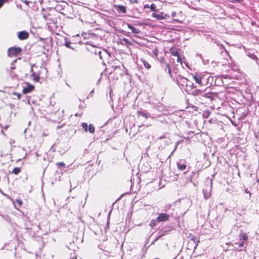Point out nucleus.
<instances>
[{
  "instance_id": "1",
  "label": "nucleus",
  "mask_w": 259,
  "mask_h": 259,
  "mask_svg": "<svg viewBox=\"0 0 259 259\" xmlns=\"http://www.w3.org/2000/svg\"><path fill=\"white\" fill-rule=\"evenodd\" d=\"M206 91V89L205 90L197 89L194 90L192 92V94L193 96L198 97L199 99L201 100H208L211 101L217 97L218 95L215 93Z\"/></svg>"
},
{
  "instance_id": "4",
  "label": "nucleus",
  "mask_w": 259,
  "mask_h": 259,
  "mask_svg": "<svg viewBox=\"0 0 259 259\" xmlns=\"http://www.w3.org/2000/svg\"><path fill=\"white\" fill-rule=\"evenodd\" d=\"M22 49L19 47H12L8 49V54L10 57L17 56L21 54Z\"/></svg>"
},
{
  "instance_id": "7",
  "label": "nucleus",
  "mask_w": 259,
  "mask_h": 259,
  "mask_svg": "<svg viewBox=\"0 0 259 259\" xmlns=\"http://www.w3.org/2000/svg\"><path fill=\"white\" fill-rule=\"evenodd\" d=\"M193 79L195 81L196 83H197L200 85H202L203 83L202 81V79L203 78V75L201 73H196L193 76Z\"/></svg>"
},
{
  "instance_id": "9",
  "label": "nucleus",
  "mask_w": 259,
  "mask_h": 259,
  "mask_svg": "<svg viewBox=\"0 0 259 259\" xmlns=\"http://www.w3.org/2000/svg\"><path fill=\"white\" fill-rule=\"evenodd\" d=\"M177 166L178 168L181 170H184L186 168V162L184 160H180L177 162Z\"/></svg>"
},
{
  "instance_id": "27",
  "label": "nucleus",
  "mask_w": 259,
  "mask_h": 259,
  "mask_svg": "<svg viewBox=\"0 0 259 259\" xmlns=\"http://www.w3.org/2000/svg\"><path fill=\"white\" fill-rule=\"evenodd\" d=\"M177 61L178 63H180L181 64H182V61L181 60V58L180 56H177Z\"/></svg>"
},
{
  "instance_id": "15",
  "label": "nucleus",
  "mask_w": 259,
  "mask_h": 259,
  "mask_svg": "<svg viewBox=\"0 0 259 259\" xmlns=\"http://www.w3.org/2000/svg\"><path fill=\"white\" fill-rule=\"evenodd\" d=\"M31 77L33 80L36 82H38L40 79V77L39 74H37L35 72H33L31 74Z\"/></svg>"
},
{
  "instance_id": "31",
  "label": "nucleus",
  "mask_w": 259,
  "mask_h": 259,
  "mask_svg": "<svg viewBox=\"0 0 259 259\" xmlns=\"http://www.w3.org/2000/svg\"><path fill=\"white\" fill-rule=\"evenodd\" d=\"M222 77L225 79H227L230 78V76L229 75H223L222 76Z\"/></svg>"
},
{
  "instance_id": "39",
  "label": "nucleus",
  "mask_w": 259,
  "mask_h": 259,
  "mask_svg": "<svg viewBox=\"0 0 259 259\" xmlns=\"http://www.w3.org/2000/svg\"><path fill=\"white\" fill-rule=\"evenodd\" d=\"M157 52H158L157 50H154L153 51V53H154L155 55H157Z\"/></svg>"
},
{
  "instance_id": "8",
  "label": "nucleus",
  "mask_w": 259,
  "mask_h": 259,
  "mask_svg": "<svg viewBox=\"0 0 259 259\" xmlns=\"http://www.w3.org/2000/svg\"><path fill=\"white\" fill-rule=\"evenodd\" d=\"M29 37V33L26 31H20L18 33V37L20 40L26 39Z\"/></svg>"
},
{
  "instance_id": "41",
  "label": "nucleus",
  "mask_w": 259,
  "mask_h": 259,
  "mask_svg": "<svg viewBox=\"0 0 259 259\" xmlns=\"http://www.w3.org/2000/svg\"><path fill=\"white\" fill-rule=\"evenodd\" d=\"M165 138V136L164 135H163V136H162L160 137L159 138V139H163V138Z\"/></svg>"
},
{
  "instance_id": "36",
  "label": "nucleus",
  "mask_w": 259,
  "mask_h": 259,
  "mask_svg": "<svg viewBox=\"0 0 259 259\" xmlns=\"http://www.w3.org/2000/svg\"><path fill=\"white\" fill-rule=\"evenodd\" d=\"M176 14H176V12H172V13H171V16H172V17H175V16H176Z\"/></svg>"
},
{
  "instance_id": "18",
  "label": "nucleus",
  "mask_w": 259,
  "mask_h": 259,
  "mask_svg": "<svg viewBox=\"0 0 259 259\" xmlns=\"http://www.w3.org/2000/svg\"><path fill=\"white\" fill-rule=\"evenodd\" d=\"M95 128L94 125L92 124H90L89 125L88 131H89L90 133L93 134L95 132Z\"/></svg>"
},
{
  "instance_id": "29",
  "label": "nucleus",
  "mask_w": 259,
  "mask_h": 259,
  "mask_svg": "<svg viewBox=\"0 0 259 259\" xmlns=\"http://www.w3.org/2000/svg\"><path fill=\"white\" fill-rule=\"evenodd\" d=\"M7 1L8 0H0V8L2 7V6L5 2Z\"/></svg>"
},
{
  "instance_id": "14",
  "label": "nucleus",
  "mask_w": 259,
  "mask_h": 259,
  "mask_svg": "<svg viewBox=\"0 0 259 259\" xmlns=\"http://www.w3.org/2000/svg\"><path fill=\"white\" fill-rule=\"evenodd\" d=\"M141 61L142 62L143 65L144 67L147 69H149L151 68V65L149 64V63L145 60L144 58H141L140 59Z\"/></svg>"
},
{
  "instance_id": "45",
  "label": "nucleus",
  "mask_w": 259,
  "mask_h": 259,
  "mask_svg": "<svg viewBox=\"0 0 259 259\" xmlns=\"http://www.w3.org/2000/svg\"><path fill=\"white\" fill-rule=\"evenodd\" d=\"M44 18L46 19V21H48V20H47V18L46 16H44Z\"/></svg>"
},
{
  "instance_id": "21",
  "label": "nucleus",
  "mask_w": 259,
  "mask_h": 259,
  "mask_svg": "<svg viewBox=\"0 0 259 259\" xmlns=\"http://www.w3.org/2000/svg\"><path fill=\"white\" fill-rule=\"evenodd\" d=\"M245 243L244 241H242L241 242L238 243V249L240 250H242L244 248Z\"/></svg>"
},
{
  "instance_id": "19",
  "label": "nucleus",
  "mask_w": 259,
  "mask_h": 259,
  "mask_svg": "<svg viewBox=\"0 0 259 259\" xmlns=\"http://www.w3.org/2000/svg\"><path fill=\"white\" fill-rule=\"evenodd\" d=\"M16 62V60H15L14 61H13L11 64V66H10V69H8V71H11L13 69H15V63Z\"/></svg>"
},
{
  "instance_id": "22",
  "label": "nucleus",
  "mask_w": 259,
  "mask_h": 259,
  "mask_svg": "<svg viewBox=\"0 0 259 259\" xmlns=\"http://www.w3.org/2000/svg\"><path fill=\"white\" fill-rule=\"evenodd\" d=\"M82 127L84 129V131L88 132V129L89 126L88 125V124L85 122H83L82 123Z\"/></svg>"
},
{
  "instance_id": "32",
  "label": "nucleus",
  "mask_w": 259,
  "mask_h": 259,
  "mask_svg": "<svg viewBox=\"0 0 259 259\" xmlns=\"http://www.w3.org/2000/svg\"><path fill=\"white\" fill-rule=\"evenodd\" d=\"M155 221H154V220H153V221H151L150 224V225L151 226H155Z\"/></svg>"
},
{
  "instance_id": "20",
  "label": "nucleus",
  "mask_w": 259,
  "mask_h": 259,
  "mask_svg": "<svg viewBox=\"0 0 259 259\" xmlns=\"http://www.w3.org/2000/svg\"><path fill=\"white\" fill-rule=\"evenodd\" d=\"M21 171V169L19 167H15L13 171H12V172L14 173V174L15 175H17Z\"/></svg>"
},
{
  "instance_id": "13",
  "label": "nucleus",
  "mask_w": 259,
  "mask_h": 259,
  "mask_svg": "<svg viewBox=\"0 0 259 259\" xmlns=\"http://www.w3.org/2000/svg\"><path fill=\"white\" fill-rule=\"evenodd\" d=\"M138 113L139 115H140L146 118H148L150 117V114L145 110L139 111H138Z\"/></svg>"
},
{
  "instance_id": "33",
  "label": "nucleus",
  "mask_w": 259,
  "mask_h": 259,
  "mask_svg": "<svg viewBox=\"0 0 259 259\" xmlns=\"http://www.w3.org/2000/svg\"><path fill=\"white\" fill-rule=\"evenodd\" d=\"M250 57H251V58H252L253 59H256V60H257V57H256V56H255V55H253H253H251V56H250Z\"/></svg>"
},
{
  "instance_id": "24",
  "label": "nucleus",
  "mask_w": 259,
  "mask_h": 259,
  "mask_svg": "<svg viewBox=\"0 0 259 259\" xmlns=\"http://www.w3.org/2000/svg\"><path fill=\"white\" fill-rule=\"evenodd\" d=\"M123 41L127 45H131L132 43L126 38H123Z\"/></svg>"
},
{
  "instance_id": "6",
  "label": "nucleus",
  "mask_w": 259,
  "mask_h": 259,
  "mask_svg": "<svg viewBox=\"0 0 259 259\" xmlns=\"http://www.w3.org/2000/svg\"><path fill=\"white\" fill-rule=\"evenodd\" d=\"M170 216L169 214L165 213H160L156 218V221L158 222H165L169 220Z\"/></svg>"
},
{
  "instance_id": "43",
  "label": "nucleus",
  "mask_w": 259,
  "mask_h": 259,
  "mask_svg": "<svg viewBox=\"0 0 259 259\" xmlns=\"http://www.w3.org/2000/svg\"><path fill=\"white\" fill-rule=\"evenodd\" d=\"M235 2H241L242 1V0H234Z\"/></svg>"
},
{
  "instance_id": "37",
  "label": "nucleus",
  "mask_w": 259,
  "mask_h": 259,
  "mask_svg": "<svg viewBox=\"0 0 259 259\" xmlns=\"http://www.w3.org/2000/svg\"><path fill=\"white\" fill-rule=\"evenodd\" d=\"M17 202L21 205L22 204V201L20 200H17Z\"/></svg>"
},
{
  "instance_id": "11",
  "label": "nucleus",
  "mask_w": 259,
  "mask_h": 259,
  "mask_svg": "<svg viewBox=\"0 0 259 259\" xmlns=\"http://www.w3.org/2000/svg\"><path fill=\"white\" fill-rule=\"evenodd\" d=\"M126 25L127 27L132 31V32L135 34H139L141 31L140 29L133 26L131 24L127 23Z\"/></svg>"
},
{
  "instance_id": "3",
  "label": "nucleus",
  "mask_w": 259,
  "mask_h": 259,
  "mask_svg": "<svg viewBox=\"0 0 259 259\" xmlns=\"http://www.w3.org/2000/svg\"><path fill=\"white\" fill-rule=\"evenodd\" d=\"M211 187H212V181H211L210 183H208V184H206L203 189V195L204 199H207L211 196Z\"/></svg>"
},
{
  "instance_id": "34",
  "label": "nucleus",
  "mask_w": 259,
  "mask_h": 259,
  "mask_svg": "<svg viewBox=\"0 0 259 259\" xmlns=\"http://www.w3.org/2000/svg\"><path fill=\"white\" fill-rule=\"evenodd\" d=\"M179 144V142H177L176 143L174 151H175V150H176V149H177V147H178V146Z\"/></svg>"
},
{
  "instance_id": "40",
  "label": "nucleus",
  "mask_w": 259,
  "mask_h": 259,
  "mask_svg": "<svg viewBox=\"0 0 259 259\" xmlns=\"http://www.w3.org/2000/svg\"><path fill=\"white\" fill-rule=\"evenodd\" d=\"M33 66H34V65H33L31 66V69H30V72H32V73L33 72Z\"/></svg>"
},
{
  "instance_id": "26",
  "label": "nucleus",
  "mask_w": 259,
  "mask_h": 259,
  "mask_svg": "<svg viewBox=\"0 0 259 259\" xmlns=\"http://www.w3.org/2000/svg\"><path fill=\"white\" fill-rule=\"evenodd\" d=\"M57 164L58 166H61V167H65V166L64 163L63 162H58V163H57Z\"/></svg>"
},
{
  "instance_id": "44",
  "label": "nucleus",
  "mask_w": 259,
  "mask_h": 259,
  "mask_svg": "<svg viewBox=\"0 0 259 259\" xmlns=\"http://www.w3.org/2000/svg\"><path fill=\"white\" fill-rule=\"evenodd\" d=\"M174 21H175V22H179V20L178 19H174Z\"/></svg>"
},
{
  "instance_id": "30",
  "label": "nucleus",
  "mask_w": 259,
  "mask_h": 259,
  "mask_svg": "<svg viewBox=\"0 0 259 259\" xmlns=\"http://www.w3.org/2000/svg\"><path fill=\"white\" fill-rule=\"evenodd\" d=\"M70 42L69 41H66L65 42V46L67 48H71L70 46Z\"/></svg>"
},
{
  "instance_id": "42",
  "label": "nucleus",
  "mask_w": 259,
  "mask_h": 259,
  "mask_svg": "<svg viewBox=\"0 0 259 259\" xmlns=\"http://www.w3.org/2000/svg\"><path fill=\"white\" fill-rule=\"evenodd\" d=\"M144 8H149V6L148 5H145Z\"/></svg>"
},
{
  "instance_id": "16",
  "label": "nucleus",
  "mask_w": 259,
  "mask_h": 259,
  "mask_svg": "<svg viewBox=\"0 0 259 259\" xmlns=\"http://www.w3.org/2000/svg\"><path fill=\"white\" fill-rule=\"evenodd\" d=\"M152 16L156 18L158 20H162L165 18V17L163 16V14H159L153 13L152 14Z\"/></svg>"
},
{
  "instance_id": "25",
  "label": "nucleus",
  "mask_w": 259,
  "mask_h": 259,
  "mask_svg": "<svg viewBox=\"0 0 259 259\" xmlns=\"http://www.w3.org/2000/svg\"><path fill=\"white\" fill-rule=\"evenodd\" d=\"M149 8L153 11H155V9H156V7H155V4H152L150 6H149Z\"/></svg>"
},
{
  "instance_id": "12",
  "label": "nucleus",
  "mask_w": 259,
  "mask_h": 259,
  "mask_svg": "<svg viewBox=\"0 0 259 259\" xmlns=\"http://www.w3.org/2000/svg\"><path fill=\"white\" fill-rule=\"evenodd\" d=\"M115 7L117 11L120 12L123 14L126 13V8L125 6L122 5H116Z\"/></svg>"
},
{
  "instance_id": "17",
  "label": "nucleus",
  "mask_w": 259,
  "mask_h": 259,
  "mask_svg": "<svg viewBox=\"0 0 259 259\" xmlns=\"http://www.w3.org/2000/svg\"><path fill=\"white\" fill-rule=\"evenodd\" d=\"M239 239L240 240L243 241H246L248 239V236L246 234H244L243 233H241L239 234Z\"/></svg>"
},
{
  "instance_id": "23",
  "label": "nucleus",
  "mask_w": 259,
  "mask_h": 259,
  "mask_svg": "<svg viewBox=\"0 0 259 259\" xmlns=\"http://www.w3.org/2000/svg\"><path fill=\"white\" fill-rule=\"evenodd\" d=\"M171 53L172 54V55H173L175 57H177V56H180L179 55V53L177 51H172V50L171 51Z\"/></svg>"
},
{
  "instance_id": "10",
  "label": "nucleus",
  "mask_w": 259,
  "mask_h": 259,
  "mask_svg": "<svg viewBox=\"0 0 259 259\" xmlns=\"http://www.w3.org/2000/svg\"><path fill=\"white\" fill-rule=\"evenodd\" d=\"M27 84V87L26 88H24V89H23V93L24 94H27L31 92L34 90V88L33 85L28 83Z\"/></svg>"
},
{
  "instance_id": "35",
  "label": "nucleus",
  "mask_w": 259,
  "mask_h": 259,
  "mask_svg": "<svg viewBox=\"0 0 259 259\" xmlns=\"http://www.w3.org/2000/svg\"><path fill=\"white\" fill-rule=\"evenodd\" d=\"M112 67L114 68V70H115L120 68V66H115V67L114 66H112Z\"/></svg>"
},
{
  "instance_id": "2",
  "label": "nucleus",
  "mask_w": 259,
  "mask_h": 259,
  "mask_svg": "<svg viewBox=\"0 0 259 259\" xmlns=\"http://www.w3.org/2000/svg\"><path fill=\"white\" fill-rule=\"evenodd\" d=\"M177 81L178 85L183 89L187 90L188 86L193 85V83L188 79L183 77L181 75H178L177 77Z\"/></svg>"
},
{
  "instance_id": "28",
  "label": "nucleus",
  "mask_w": 259,
  "mask_h": 259,
  "mask_svg": "<svg viewBox=\"0 0 259 259\" xmlns=\"http://www.w3.org/2000/svg\"><path fill=\"white\" fill-rule=\"evenodd\" d=\"M190 239L192 241H193L195 243H196V238L194 236H190Z\"/></svg>"
},
{
  "instance_id": "38",
  "label": "nucleus",
  "mask_w": 259,
  "mask_h": 259,
  "mask_svg": "<svg viewBox=\"0 0 259 259\" xmlns=\"http://www.w3.org/2000/svg\"><path fill=\"white\" fill-rule=\"evenodd\" d=\"M14 94L16 95L17 96L18 99H20V97H21L20 94L16 93H15Z\"/></svg>"
},
{
  "instance_id": "5",
  "label": "nucleus",
  "mask_w": 259,
  "mask_h": 259,
  "mask_svg": "<svg viewBox=\"0 0 259 259\" xmlns=\"http://www.w3.org/2000/svg\"><path fill=\"white\" fill-rule=\"evenodd\" d=\"M160 66L162 68V69L164 70L165 72H167V70L168 74L170 75V77H171L172 74L169 65L165 62L163 58L160 59Z\"/></svg>"
}]
</instances>
